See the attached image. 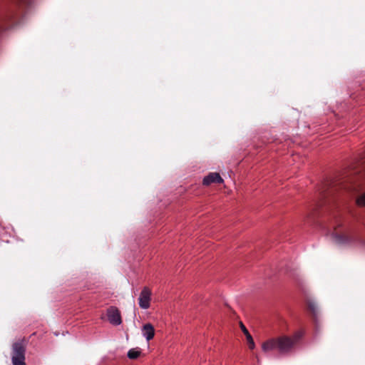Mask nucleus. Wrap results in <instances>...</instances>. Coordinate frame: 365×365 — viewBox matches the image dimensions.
Returning a JSON list of instances; mask_svg holds the SVG:
<instances>
[{
  "instance_id": "nucleus-1",
  "label": "nucleus",
  "mask_w": 365,
  "mask_h": 365,
  "mask_svg": "<svg viewBox=\"0 0 365 365\" xmlns=\"http://www.w3.org/2000/svg\"><path fill=\"white\" fill-rule=\"evenodd\" d=\"M25 354L26 346L22 341H17L13 344L11 351L13 365H26Z\"/></svg>"
},
{
  "instance_id": "nucleus-2",
  "label": "nucleus",
  "mask_w": 365,
  "mask_h": 365,
  "mask_svg": "<svg viewBox=\"0 0 365 365\" xmlns=\"http://www.w3.org/2000/svg\"><path fill=\"white\" fill-rule=\"evenodd\" d=\"M299 334L294 335V338L281 336L277 339V350L281 354H286L291 351L292 347L300 338Z\"/></svg>"
},
{
  "instance_id": "nucleus-3",
  "label": "nucleus",
  "mask_w": 365,
  "mask_h": 365,
  "mask_svg": "<svg viewBox=\"0 0 365 365\" xmlns=\"http://www.w3.org/2000/svg\"><path fill=\"white\" fill-rule=\"evenodd\" d=\"M151 295V290L148 287L143 288L138 298V304L141 309H147L150 307Z\"/></svg>"
},
{
  "instance_id": "nucleus-4",
  "label": "nucleus",
  "mask_w": 365,
  "mask_h": 365,
  "mask_svg": "<svg viewBox=\"0 0 365 365\" xmlns=\"http://www.w3.org/2000/svg\"><path fill=\"white\" fill-rule=\"evenodd\" d=\"M107 317L109 322L114 326H118L122 323L120 313L115 307H110L108 309Z\"/></svg>"
},
{
  "instance_id": "nucleus-5",
  "label": "nucleus",
  "mask_w": 365,
  "mask_h": 365,
  "mask_svg": "<svg viewBox=\"0 0 365 365\" xmlns=\"http://www.w3.org/2000/svg\"><path fill=\"white\" fill-rule=\"evenodd\" d=\"M223 179L217 173H210L204 177L202 183L204 185H210L212 183H222Z\"/></svg>"
},
{
  "instance_id": "nucleus-6",
  "label": "nucleus",
  "mask_w": 365,
  "mask_h": 365,
  "mask_svg": "<svg viewBox=\"0 0 365 365\" xmlns=\"http://www.w3.org/2000/svg\"><path fill=\"white\" fill-rule=\"evenodd\" d=\"M262 349L266 354L277 349V339H271L262 343Z\"/></svg>"
},
{
  "instance_id": "nucleus-7",
  "label": "nucleus",
  "mask_w": 365,
  "mask_h": 365,
  "mask_svg": "<svg viewBox=\"0 0 365 365\" xmlns=\"http://www.w3.org/2000/svg\"><path fill=\"white\" fill-rule=\"evenodd\" d=\"M142 334L148 341L153 339L155 336V329L153 326L150 323L144 324L142 328Z\"/></svg>"
},
{
  "instance_id": "nucleus-8",
  "label": "nucleus",
  "mask_w": 365,
  "mask_h": 365,
  "mask_svg": "<svg viewBox=\"0 0 365 365\" xmlns=\"http://www.w3.org/2000/svg\"><path fill=\"white\" fill-rule=\"evenodd\" d=\"M331 239L336 245H346V244L349 243V242L351 240L347 237H345V236H343V235H341L339 234H335V233H333L331 235Z\"/></svg>"
},
{
  "instance_id": "nucleus-9",
  "label": "nucleus",
  "mask_w": 365,
  "mask_h": 365,
  "mask_svg": "<svg viewBox=\"0 0 365 365\" xmlns=\"http://www.w3.org/2000/svg\"><path fill=\"white\" fill-rule=\"evenodd\" d=\"M308 307L310 311L312 313L313 317H314L315 320L317 321V314H318V307L317 304L312 300H309L308 302Z\"/></svg>"
},
{
  "instance_id": "nucleus-10",
  "label": "nucleus",
  "mask_w": 365,
  "mask_h": 365,
  "mask_svg": "<svg viewBox=\"0 0 365 365\" xmlns=\"http://www.w3.org/2000/svg\"><path fill=\"white\" fill-rule=\"evenodd\" d=\"M140 354V350L138 348L131 349L128 352V357L130 359H137Z\"/></svg>"
},
{
  "instance_id": "nucleus-11",
  "label": "nucleus",
  "mask_w": 365,
  "mask_h": 365,
  "mask_svg": "<svg viewBox=\"0 0 365 365\" xmlns=\"http://www.w3.org/2000/svg\"><path fill=\"white\" fill-rule=\"evenodd\" d=\"M356 204L360 207H365V191L359 195L356 199Z\"/></svg>"
},
{
  "instance_id": "nucleus-12",
  "label": "nucleus",
  "mask_w": 365,
  "mask_h": 365,
  "mask_svg": "<svg viewBox=\"0 0 365 365\" xmlns=\"http://www.w3.org/2000/svg\"><path fill=\"white\" fill-rule=\"evenodd\" d=\"M240 327H241V329L243 331V333L245 334V336L247 334H250L248 330L247 329V328L245 327V326L242 323L240 324Z\"/></svg>"
},
{
  "instance_id": "nucleus-13",
  "label": "nucleus",
  "mask_w": 365,
  "mask_h": 365,
  "mask_svg": "<svg viewBox=\"0 0 365 365\" xmlns=\"http://www.w3.org/2000/svg\"><path fill=\"white\" fill-rule=\"evenodd\" d=\"M246 338H247V340L248 344H249L251 341H253V339H252V336L250 335V334H247V335H246Z\"/></svg>"
},
{
  "instance_id": "nucleus-14",
  "label": "nucleus",
  "mask_w": 365,
  "mask_h": 365,
  "mask_svg": "<svg viewBox=\"0 0 365 365\" xmlns=\"http://www.w3.org/2000/svg\"><path fill=\"white\" fill-rule=\"evenodd\" d=\"M249 347L250 349H253L255 348V342H254V340L253 341H251L250 343H249Z\"/></svg>"
},
{
  "instance_id": "nucleus-15",
  "label": "nucleus",
  "mask_w": 365,
  "mask_h": 365,
  "mask_svg": "<svg viewBox=\"0 0 365 365\" xmlns=\"http://www.w3.org/2000/svg\"><path fill=\"white\" fill-rule=\"evenodd\" d=\"M16 2L20 4H24L26 3V0H16Z\"/></svg>"
},
{
  "instance_id": "nucleus-16",
  "label": "nucleus",
  "mask_w": 365,
  "mask_h": 365,
  "mask_svg": "<svg viewBox=\"0 0 365 365\" xmlns=\"http://www.w3.org/2000/svg\"><path fill=\"white\" fill-rule=\"evenodd\" d=\"M361 177L363 178V180L364 181V183H365V173Z\"/></svg>"
}]
</instances>
